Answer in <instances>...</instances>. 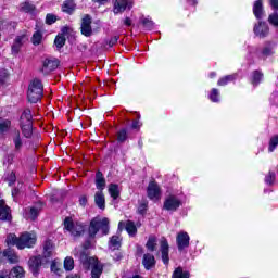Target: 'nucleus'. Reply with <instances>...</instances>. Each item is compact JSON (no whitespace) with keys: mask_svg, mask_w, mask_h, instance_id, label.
<instances>
[{"mask_svg":"<svg viewBox=\"0 0 278 278\" xmlns=\"http://www.w3.org/2000/svg\"><path fill=\"white\" fill-rule=\"evenodd\" d=\"M24 40H25V35L17 36L14 39V42L11 47L12 55H18V52L21 51V47H23Z\"/></svg>","mask_w":278,"mask_h":278,"instance_id":"dca6fc26","label":"nucleus"},{"mask_svg":"<svg viewBox=\"0 0 278 278\" xmlns=\"http://www.w3.org/2000/svg\"><path fill=\"white\" fill-rule=\"evenodd\" d=\"M90 248V242H87L86 244H85V249H89Z\"/></svg>","mask_w":278,"mask_h":278,"instance_id":"774afa93","label":"nucleus"},{"mask_svg":"<svg viewBox=\"0 0 278 278\" xmlns=\"http://www.w3.org/2000/svg\"><path fill=\"white\" fill-rule=\"evenodd\" d=\"M172 278H190V271L184 270L182 267H177L174 270Z\"/></svg>","mask_w":278,"mask_h":278,"instance_id":"2f4dec72","label":"nucleus"},{"mask_svg":"<svg viewBox=\"0 0 278 278\" xmlns=\"http://www.w3.org/2000/svg\"><path fill=\"white\" fill-rule=\"evenodd\" d=\"M8 247H18V237L16 235H8L5 240Z\"/></svg>","mask_w":278,"mask_h":278,"instance_id":"ea45409f","label":"nucleus"},{"mask_svg":"<svg viewBox=\"0 0 278 278\" xmlns=\"http://www.w3.org/2000/svg\"><path fill=\"white\" fill-rule=\"evenodd\" d=\"M58 21V16H55L54 14L48 13L46 15V24L47 25H53V23H55Z\"/></svg>","mask_w":278,"mask_h":278,"instance_id":"3c124183","label":"nucleus"},{"mask_svg":"<svg viewBox=\"0 0 278 278\" xmlns=\"http://www.w3.org/2000/svg\"><path fill=\"white\" fill-rule=\"evenodd\" d=\"M124 25L126 27H131V25H134V22L131 21L130 17H126L124 21H123Z\"/></svg>","mask_w":278,"mask_h":278,"instance_id":"13d9d810","label":"nucleus"},{"mask_svg":"<svg viewBox=\"0 0 278 278\" xmlns=\"http://www.w3.org/2000/svg\"><path fill=\"white\" fill-rule=\"evenodd\" d=\"M269 5H270L274 10H278V0H269Z\"/></svg>","mask_w":278,"mask_h":278,"instance_id":"bf43d9fd","label":"nucleus"},{"mask_svg":"<svg viewBox=\"0 0 278 278\" xmlns=\"http://www.w3.org/2000/svg\"><path fill=\"white\" fill-rule=\"evenodd\" d=\"M5 181L9 184V186H14L16 182V174L14 172H11L7 177Z\"/></svg>","mask_w":278,"mask_h":278,"instance_id":"8fccbe9b","label":"nucleus"},{"mask_svg":"<svg viewBox=\"0 0 278 278\" xmlns=\"http://www.w3.org/2000/svg\"><path fill=\"white\" fill-rule=\"evenodd\" d=\"M123 244V237H121V232H117L116 235L112 236L109 240V249L111 251H118Z\"/></svg>","mask_w":278,"mask_h":278,"instance_id":"4468645a","label":"nucleus"},{"mask_svg":"<svg viewBox=\"0 0 278 278\" xmlns=\"http://www.w3.org/2000/svg\"><path fill=\"white\" fill-rule=\"evenodd\" d=\"M89 266L91 267V278H101V275H103V265L99 261H96V263Z\"/></svg>","mask_w":278,"mask_h":278,"instance_id":"a211bd4d","label":"nucleus"},{"mask_svg":"<svg viewBox=\"0 0 278 278\" xmlns=\"http://www.w3.org/2000/svg\"><path fill=\"white\" fill-rule=\"evenodd\" d=\"M9 278H23L25 277V271L23 270V267L17 266L11 269L9 273Z\"/></svg>","mask_w":278,"mask_h":278,"instance_id":"cd10ccee","label":"nucleus"},{"mask_svg":"<svg viewBox=\"0 0 278 278\" xmlns=\"http://www.w3.org/2000/svg\"><path fill=\"white\" fill-rule=\"evenodd\" d=\"M10 206L5 205L4 201H0V220H11Z\"/></svg>","mask_w":278,"mask_h":278,"instance_id":"f3484780","label":"nucleus"},{"mask_svg":"<svg viewBox=\"0 0 278 278\" xmlns=\"http://www.w3.org/2000/svg\"><path fill=\"white\" fill-rule=\"evenodd\" d=\"M253 33L257 38H266L270 34V27L266 22H258L254 25Z\"/></svg>","mask_w":278,"mask_h":278,"instance_id":"9b49d317","label":"nucleus"},{"mask_svg":"<svg viewBox=\"0 0 278 278\" xmlns=\"http://www.w3.org/2000/svg\"><path fill=\"white\" fill-rule=\"evenodd\" d=\"M125 227V222H119L118 223V230H117V233L121 235V232L123 231V228Z\"/></svg>","mask_w":278,"mask_h":278,"instance_id":"e2e57ef3","label":"nucleus"},{"mask_svg":"<svg viewBox=\"0 0 278 278\" xmlns=\"http://www.w3.org/2000/svg\"><path fill=\"white\" fill-rule=\"evenodd\" d=\"M31 42H33V45H35V47H38V45H40V42H42V31H40V30L35 31L31 37Z\"/></svg>","mask_w":278,"mask_h":278,"instance_id":"a19ab883","label":"nucleus"},{"mask_svg":"<svg viewBox=\"0 0 278 278\" xmlns=\"http://www.w3.org/2000/svg\"><path fill=\"white\" fill-rule=\"evenodd\" d=\"M47 262H49V260L45 258V256L39 255L30 257L28 261L30 273H33V275L36 277L38 273H40L42 264H47Z\"/></svg>","mask_w":278,"mask_h":278,"instance_id":"39448f33","label":"nucleus"},{"mask_svg":"<svg viewBox=\"0 0 278 278\" xmlns=\"http://www.w3.org/2000/svg\"><path fill=\"white\" fill-rule=\"evenodd\" d=\"M190 3H191V5H197V0H188Z\"/></svg>","mask_w":278,"mask_h":278,"instance_id":"338daca9","label":"nucleus"},{"mask_svg":"<svg viewBox=\"0 0 278 278\" xmlns=\"http://www.w3.org/2000/svg\"><path fill=\"white\" fill-rule=\"evenodd\" d=\"M109 194L116 201L121 197V191L118 190V185L111 184L109 185Z\"/></svg>","mask_w":278,"mask_h":278,"instance_id":"f704fd0d","label":"nucleus"},{"mask_svg":"<svg viewBox=\"0 0 278 278\" xmlns=\"http://www.w3.org/2000/svg\"><path fill=\"white\" fill-rule=\"evenodd\" d=\"M8 70H0V86H3V84H5V81H8Z\"/></svg>","mask_w":278,"mask_h":278,"instance_id":"09e8293b","label":"nucleus"},{"mask_svg":"<svg viewBox=\"0 0 278 278\" xmlns=\"http://www.w3.org/2000/svg\"><path fill=\"white\" fill-rule=\"evenodd\" d=\"M275 47H276V43H269V46L263 49V55H265L266 58H268V55H273V53H275L274 51Z\"/></svg>","mask_w":278,"mask_h":278,"instance_id":"de8ad7c7","label":"nucleus"},{"mask_svg":"<svg viewBox=\"0 0 278 278\" xmlns=\"http://www.w3.org/2000/svg\"><path fill=\"white\" fill-rule=\"evenodd\" d=\"M147 207H148L147 202H143V203H141V204L139 205L138 212H139L140 214H146V213H147Z\"/></svg>","mask_w":278,"mask_h":278,"instance_id":"864d4df0","label":"nucleus"},{"mask_svg":"<svg viewBox=\"0 0 278 278\" xmlns=\"http://www.w3.org/2000/svg\"><path fill=\"white\" fill-rule=\"evenodd\" d=\"M142 264L146 270H151L155 266V256L153 254L147 253L143 255Z\"/></svg>","mask_w":278,"mask_h":278,"instance_id":"6ab92c4d","label":"nucleus"},{"mask_svg":"<svg viewBox=\"0 0 278 278\" xmlns=\"http://www.w3.org/2000/svg\"><path fill=\"white\" fill-rule=\"evenodd\" d=\"M43 92L45 87L42 86V81H40L38 78H35L28 86L27 99L29 103H38V101L42 99Z\"/></svg>","mask_w":278,"mask_h":278,"instance_id":"f03ea898","label":"nucleus"},{"mask_svg":"<svg viewBox=\"0 0 278 278\" xmlns=\"http://www.w3.org/2000/svg\"><path fill=\"white\" fill-rule=\"evenodd\" d=\"M170 245H168V240L166 237H162L160 239V252L163 264L167 266L168 262H170V257L168 256Z\"/></svg>","mask_w":278,"mask_h":278,"instance_id":"0eeeda50","label":"nucleus"},{"mask_svg":"<svg viewBox=\"0 0 278 278\" xmlns=\"http://www.w3.org/2000/svg\"><path fill=\"white\" fill-rule=\"evenodd\" d=\"M140 23L141 25H143L144 29H147L148 31H151V29L155 27V23H153L152 20L149 17H141Z\"/></svg>","mask_w":278,"mask_h":278,"instance_id":"e433bc0d","label":"nucleus"},{"mask_svg":"<svg viewBox=\"0 0 278 278\" xmlns=\"http://www.w3.org/2000/svg\"><path fill=\"white\" fill-rule=\"evenodd\" d=\"M163 207L167 212H177L181 207V200L175 195H169L165 199Z\"/></svg>","mask_w":278,"mask_h":278,"instance_id":"423d86ee","label":"nucleus"},{"mask_svg":"<svg viewBox=\"0 0 278 278\" xmlns=\"http://www.w3.org/2000/svg\"><path fill=\"white\" fill-rule=\"evenodd\" d=\"M131 129H140V122L134 121L131 124Z\"/></svg>","mask_w":278,"mask_h":278,"instance_id":"680f3d73","label":"nucleus"},{"mask_svg":"<svg viewBox=\"0 0 278 278\" xmlns=\"http://www.w3.org/2000/svg\"><path fill=\"white\" fill-rule=\"evenodd\" d=\"M80 31L86 38L92 36V17L90 15H85L81 20Z\"/></svg>","mask_w":278,"mask_h":278,"instance_id":"6e6552de","label":"nucleus"},{"mask_svg":"<svg viewBox=\"0 0 278 278\" xmlns=\"http://www.w3.org/2000/svg\"><path fill=\"white\" fill-rule=\"evenodd\" d=\"M51 270L52 273H55V275H60V273H62V269L58 268V264L55 263L51 264Z\"/></svg>","mask_w":278,"mask_h":278,"instance_id":"5fc2aeb1","label":"nucleus"},{"mask_svg":"<svg viewBox=\"0 0 278 278\" xmlns=\"http://www.w3.org/2000/svg\"><path fill=\"white\" fill-rule=\"evenodd\" d=\"M68 34H71V27L68 26H64L62 29H61V36H68Z\"/></svg>","mask_w":278,"mask_h":278,"instance_id":"4d7b16f0","label":"nucleus"},{"mask_svg":"<svg viewBox=\"0 0 278 278\" xmlns=\"http://www.w3.org/2000/svg\"><path fill=\"white\" fill-rule=\"evenodd\" d=\"M13 143L15 146V151H21V149L23 148V139H21V131H14Z\"/></svg>","mask_w":278,"mask_h":278,"instance_id":"473e14b6","label":"nucleus"},{"mask_svg":"<svg viewBox=\"0 0 278 278\" xmlns=\"http://www.w3.org/2000/svg\"><path fill=\"white\" fill-rule=\"evenodd\" d=\"M40 210H42V203H38L35 206H31L29 208L30 220H36V218H38V215L40 214Z\"/></svg>","mask_w":278,"mask_h":278,"instance_id":"c85d7f7f","label":"nucleus"},{"mask_svg":"<svg viewBox=\"0 0 278 278\" xmlns=\"http://www.w3.org/2000/svg\"><path fill=\"white\" fill-rule=\"evenodd\" d=\"M75 8L76 4L74 0H66L63 2L62 11L66 14H72L73 12H75Z\"/></svg>","mask_w":278,"mask_h":278,"instance_id":"b1692460","label":"nucleus"},{"mask_svg":"<svg viewBox=\"0 0 278 278\" xmlns=\"http://www.w3.org/2000/svg\"><path fill=\"white\" fill-rule=\"evenodd\" d=\"M277 146H278V135L271 137L269 140V147H268L269 153H273V151L277 149Z\"/></svg>","mask_w":278,"mask_h":278,"instance_id":"c03bdc74","label":"nucleus"},{"mask_svg":"<svg viewBox=\"0 0 278 278\" xmlns=\"http://www.w3.org/2000/svg\"><path fill=\"white\" fill-rule=\"evenodd\" d=\"M236 77V74L224 76L217 81V86H227L229 81H235Z\"/></svg>","mask_w":278,"mask_h":278,"instance_id":"4c0bfd02","label":"nucleus"},{"mask_svg":"<svg viewBox=\"0 0 278 278\" xmlns=\"http://www.w3.org/2000/svg\"><path fill=\"white\" fill-rule=\"evenodd\" d=\"M64 268L65 270H73V268H75V261L73 260V257L71 256L65 257Z\"/></svg>","mask_w":278,"mask_h":278,"instance_id":"79ce46f5","label":"nucleus"},{"mask_svg":"<svg viewBox=\"0 0 278 278\" xmlns=\"http://www.w3.org/2000/svg\"><path fill=\"white\" fill-rule=\"evenodd\" d=\"M96 188L99 192H103L105 190V177H103V173H96Z\"/></svg>","mask_w":278,"mask_h":278,"instance_id":"4be33fe9","label":"nucleus"},{"mask_svg":"<svg viewBox=\"0 0 278 278\" xmlns=\"http://www.w3.org/2000/svg\"><path fill=\"white\" fill-rule=\"evenodd\" d=\"M3 257H7L10 264H18V255L11 249L3 251Z\"/></svg>","mask_w":278,"mask_h":278,"instance_id":"412c9836","label":"nucleus"},{"mask_svg":"<svg viewBox=\"0 0 278 278\" xmlns=\"http://www.w3.org/2000/svg\"><path fill=\"white\" fill-rule=\"evenodd\" d=\"M51 253H53V244L51 241H47L43 245V258L49 260Z\"/></svg>","mask_w":278,"mask_h":278,"instance_id":"58836bf2","label":"nucleus"},{"mask_svg":"<svg viewBox=\"0 0 278 278\" xmlns=\"http://www.w3.org/2000/svg\"><path fill=\"white\" fill-rule=\"evenodd\" d=\"M99 230L102 231V236H108L110 233V219L108 217L99 218L96 217L90 222L89 225V236L94 238Z\"/></svg>","mask_w":278,"mask_h":278,"instance_id":"f257e3e1","label":"nucleus"},{"mask_svg":"<svg viewBox=\"0 0 278 278\" xmlns=\"http://www.w3.org/2000/svg\"><path fill=\"white\" fill-rule=\"evenodd\" d=\"M92 1H93V3H103V2H105L108 0H92Z\"/></svg>","mask_w":278,"mask_h":278,"instance_id":"69168bd1","label":"nucleus"},{"mask_svg":"<svg viewBox=\"0 0 278 278\" xmlns=\"http://www.w3.org/2000/svg\"><path fill=\"white\" fill-rule=\"evenodd\" d=\"M146 249H148V251H155L157 249V237L151 235L146 243Z\"/></svg>","mask_w":278,"mask_h":278,"instance_id":"bb28decb","label":"nucleus"},{"mask_svg":"<svg viewBox=\"0 0 278 278\" xmlns=\"http://www.w3.org/2000/svg\"><path fill=\"white\" fill-rule=\"evenodd\" d=\"M262 79H264V74L261 71L256 70L252 73V86H260Z\"/></svg>","mask_w":278,"mask_h":278,"instance_id":"72a5a7b5","label":"nucleus"},{"mask_svg":"<svg viewBox=\"0 0 278 278\" xmlns=\"http://www.w3.org/2000/svg\"><path fill=\"white\" fill-rule=\"evenodd\" d=\"M134 8V0H116L114 2V14H122L125 10H131Z\"/></svg>","mask_w":278,"mask_h":278,"instance_id":"9d476101","label":"nucleus"},{"mask_svg":"<svg viewBox=\"0 0 278 278\" xmlns=\"http://www.w3.org/2000/svg\"><path fill=\"white\" fill-rule=\"evenodd\" d=\"M54 45L56 49H62L66 45V38L64 36L58 35L54 39Z\"/></svg>","mask_w":278,"mask_h":278,"instance_id":"37998d69","label":"nucleus"},{"mask_svg":"<svg viewBox=\"0 0 278 278\" xmlns=\"http://www.w3.org/2000/svg\"><path fill=\"white\" fill-rule=\"evenodd\" d=\"M97 258L94 257H89L86 252L80 253V262L85 266H90L91 264H96Z\"/></svg>","mask_w":278,"mask_h":278,"instance_id":"c9c22d12","label":"nucleus"},{"mask_svg":"<svg viewBox=\"0 0 278 278\" xmlns=\"http://www.w3.org/2000/svg\"><path fill=\"white\" fill-rule=\"evenodd\" d=\"M64 228L70 231L74 238H79L80 236H84V232L86 231L85 226L79 223H74L72 217H66L64 219Z\"/></svg>","mask_w":278,"mask_h":278,"instance_id":"7ed1b4c3","label":"nucleus"},{"mask_svg":"<svg viewBox=\"0 0 278 278\" xmlns=\"http://www.w3.org/2000/svg\"><path fill=\"white\" fill-rule=\"evenodd\" d=\"M275 179H277L275 172H269L265 177V184H267V186H273V184H275Z\"/></svg>","mask_w":278,"mask_h":278,"instance_id":"49530a36","label":"nucleus"},{"mask_svg":"<svg viewBox=\"0 0 278 278\" xmlns=\"http://www.w3.org/2000/svg\"><path fill=\"white\" fill-rule=\"evenodd\" d=\"M125 140H127V130L122 129L117 132V141L125 142Z\"/></svg>","mask_w":278,"mask_h":278,"instance_id":"603ef678","label":"nucleus"},{"mask_svg":"<svg viewBox=\"0 0 278 278\" xmlns=\"http://www.w3.org/2000/svg\"><path fill=\"white\" fill-rule=\"evenodd\" d=\"M94 203L99 210H105V195L103 194V191L96 192Z\"/></svg>","mask_w":278,"mask_h":278,"instance_id":"5701e85b","label":"nucleus"},{"mask_svg":"<svg viewBox=\"0 0 278 278\" xmlns=\"http://www.w3.org/2000/svg\"><path fill=\"white\" fill-rule=\"evenodd\" d=\"M58 66H60V61H58V59H54V60L46 59L43 61V66L41 68V72L45 75H49V73L55 71V68H58Z\"/></svg>","mask_w":278,"mask_h":278,"instance_id":"f8f14e48","label":"nucleus"},{"mask_svg":"<svg viewBox=\"0 0 278 278\" xmlns=\"http://www.w3.org/2000/svg\"><path fill=\"white\" fill-rule=\"evenodd\" d=\"M36 244V235L24 232L18 237L17 249H31Z\"/></svg>","mask_w":278,"mask_h":278,"instance_id":"20e7f679","label":"nucleus"},{"mask_svg":"<svg viewBox=\"0 0 278 278\" xmlns=\"http://www.w3.org/2000/svg\"><path fill=\"white\" fill-rule=\"evenodd\" d=\"M253 14L257 21L264 18V2L262 0H256L253 4Z\"/></svg>","mask_w":278,"mask_h":278,"instance_id":"2eb2a0df","label":"nucleus"},{"mask_svg":"<svg viewBox=\"0 0 278 278\" xmlns=\"http://www.w3.org/2000/svg\"><path fill=\"white\" fill-rule=\"evenodd\" d=\"M16 194H18V189H14V190L12 191V197H16Z\"/></svg>","mask_w":278,"mask_h":278,"instance_id":"0e129e2a","label":"nucleus"},{"mask_svg":"<svg viewBox=\"0 0 278 278\" xmlns=\"http://www.w3.org/2000/svg\"><path fill=\"white\" fill-rule=\"evenodd\" d=\"M86 203H88V198H86V195H81L79 198V204L84 206Z\"/></svg>","mask_w":278,"mask_h":278,"instance_id":"052dcab7","label":"nucleus"},{"mask_svg":"<svg viewBox=\"0 0 278 278\" xmlns=\"http://www.w3.org/2000/svg\"><path fill=\"white\" fill-rule=\"evenodd\" d=\"M125 229L130 238H135L138 233V228H136V224L131 220L126 222Z\"/></svg>","mask_w":278,"mask_h":278,"instance_id":"393cba45","label":"nucleus"},{"mask_svg":"<svg viewBox=\"0 0 278 278\" xmlns=\"http://www.w3.org/2000/svg\"><path fill=\"white\" fill-rule=\"evenodd\" d=\"M10 127H12V122L0 117V134H8V131H10Z\"/></svg>","mask_w":278,"mask_h":278,"instance_id":"c756f323","label":"nucleus"},{"mask_svg":"<svg viewBox=\"0 0 278 278\" xmlns=\"http://www.w3.org/2000/svg\"><path fill=\"white\" fill-rule=\"evenodd\" d=\"M20 11L25 12L26 14H34V12H36V5L29 2H23L20 5Z\"/></svg>","mask_w":278,"mask_h":278,"instance_id":"7c9ffc66","label":"nucleus"},{"mask_svg":"<svg viewBox=\"0 0 278 278\" xmlns=\"http://www.w3.org/2000/svg\"><path fill=\"white\" fill-rule=\"evenodd\" d=\"M21 125V129H22V134L24 136V138H31V136H34V123H23L20 124Z\"/></svg>","mask_w":278,"mask_h":278,"instance_id":"aec40b11","label":"nucleus"},{"mask_svg":"<svg viewBox=\"0 0 278 278\" xmlns=\"http://www.w3.org/2000/svg\"><path fill=\"white\" fill-rule=\"evenodd\" d=\"M148 197L153 201L160 199V186L155 180L149 182L147 188Z\"/></svg>","mask_w":278,"mask_h":278,"instance_id":"ddd939ff","label":"nucleus"},{"mask_svg":"<svg viewBox=\"0 0 278 278\" xmlns=\"http://www.w3.org/2000/svg\"><path fill=\"white\" fill-rule=\"evenodd\" d=\"M33 118L34 116L31 115V110L29 109H25L21 115V118H20V124H27V123H33Z\"/></svg>","mask_w":278,"mask_h":278,"instance_id":"a878e982","label":"nucleus"},{"mask_svg":"<svg viewBox=\"0 0 278 278\" xmlns=\"http://www.w3.org/2000/svg\"><path fill=\"white\" fill-rule=\"evenodd\" d=\"M116 42H118V36L112 37V38L108 41V45H109V47H114V45H116Z\"/></svg>","mask_w":278,"mask_h":278,"instance_id":"6e6d98bb","label":"nucleus"},{"mask_svg":"<svg viewBox=\"0 0 278 278\" xmlns=\"http://www.w3.org/2000/svg\"><path fill=\"white\" fill-rule=\"evenodd\" d=\"M176 244L178 247V251H184V249H188L190 247V236L186 231H180L176 237Z\"/></svg>","mask_w":278,"mask_h":278,"instance_id":"1a4fd4ad","label":"nucleus"},{"mask_svg":"<svg viewBox=\"0 0 278 278\" xmlns=\"http://www.w3.org/2000/svg\"><path fill=\"white\" fill-rule=\"evenodd\" d=\"M211 101H213V103H218V101H220V92L218 91V89L216 88L212 89Z\"/></svg>","mask_w":278,"mask_h":278,"instance_id":"a18cd8bd","label":"nucleus"}]
</instances>
